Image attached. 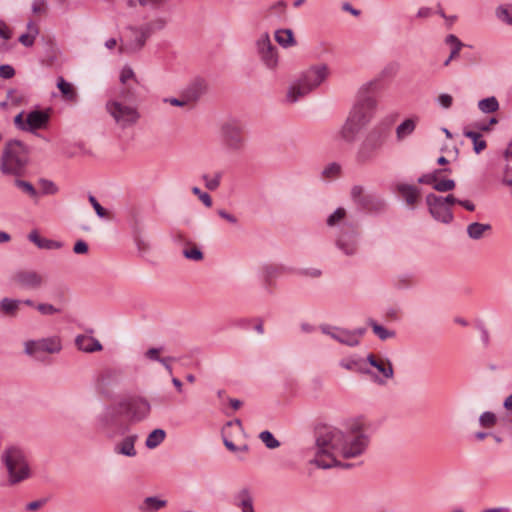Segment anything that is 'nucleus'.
I'll return each instance as SVG.
<instances>
[{"mask_svg": "<svg viewBox=\"0 0 512 512\" xmlns=\"http://www.w3.org/2000/svg\"><path fill=\"white\" fill-rule=\"evenodd\" d=\"M15 75V69L9 64L0 65V77L10 79Z\"/></svg>", "mask_w": 512, "mask_h": 512, "instance_id": "obj_59", "label": "nucleus"}, {"mask_svg": "<svg viewBox=\"0 0 512 512\" xmlns=\"http://www.w3.org/2000/svg\"><path fill=\"white\" fill-rule=\"evenodd\" d=\"M417 121L418 118H408L399 124L396 128L397 140L402 141L404 138L411 135L416 128Z\"/></svg>", "mask_w": 512, "mask_h": 512, "instance_id": "obj_28", "label": "nucleus"}, {"mask_svg": "<svg viewBox=\"0 0 512 512\" xmlns=\"http://www.w3.org/2000/svg\"><path fill=\"white\" fill-rule=\"evenodd\" d=\"M235 502L234 504L236 506H241L243 502H249L252 499V496L250 494V491L247 488L241 489L236 495H235Z\"/></svg>", "mask_w": 512, "mask_h": 512, "instance_id": "obj_50", "label": "nucleus"}, {"mask_svg": "<svg viewBox=\"0 0 512 512\" xmlns=\"http://www.w3.org/2000/svg\"><path fill=\"white\" fill-rule=\"evenodd\" d=\"M357 232L355 226L350 223H344L341 233L338 236L336 244L346 255L351 256L357 250Z\"/></svg>", "mask_w": 512, "mask_h": 512, "instance_id": "obj_16", "label": "nucleus"}, {"mask_svg": "<svg viewBox=\"0 0 512 512\" xmlns=\"http://www.w3.org/2000/svg\"><path fill=\"white\" fill-rule=\"evenodd\" d=\"M167 0H138L141 6H149L152 9H159Z\"/></svg>", "mask_w": 512, "mask_h": 512, "instance_id": "obj_60", "label": "nucleus"}, {"mask_svg": "<svg viewBox=\"0 0 512 512\" xmlns=\"http://www.w3.org/2000/svg\"><path fill=\"white\" fill-rule=\"evenodd\" d=\"M478 108L483 113H493L499 109V103L496 97L491 96L488 98H484L478 102Z\"/></svg>", "mask_w": 512, "mask_h": 512, "instance_id": "obj_38", "label": "nucleus"}, {"mask_svg": "<svg viewBox=\"0 0 512 512\" xmlns=\"http://www.w3.org/2000/svg\"><path fill=\"white\" fill-rule=\"evenodd\" d=\"M167 505V501L160 499L156 496L146 497L143 502L139 505L138 509L141 512H156L164 508Z\"/></svg>", "mask_w": 512, "mask_h": 512, "instance_id": "obj_27", "label": "nucleus"}, {"mask_svg": "<svg viewBox=\"0 0 512 512\" xmlns=\"http://www.w3.org/2000/svg\"><path fill=\"white\" fill-rule=\"evenodd\" d=\"M192 193L194 195H197L199 197V199L202 201V203L206 207H211L212 206V198H211V196L208 193L202 192L200 190V188H198V187H193L192 188Z\"/></svg>", "mask_w": 512, "mask_h": 512, "instance_id": "obj_54", "label": "nucleus"}, {"mask_svg": "<svg viewBox=\"0 0 512 512\" xmlns=\"http://www.w3.org/2000/svg\"><path fill=\"white\" fill-rule=\"evenodd\" d=\"M426 203L430 214L435 220L445 224L452 222L454 218L452 210L440 200V196L430 193L426 196Z\"/></svg>", "mask_w": 512, "mask_h": 512, "instance_id": "obj_15", "label": "nucleus"}, {"mask_svg": "<svg viewBox=\"0 0 512 512\" xmlns=\"http://www.w3.org/2000/svg\"><path fill=\"white\" fill-rule=\"evenodd\" d=\"M24 346L25 353L30 356H34L38 352L55 354L59 353L62 349L61 340L57 336L42 338L39 340H29L25 342Z\"/></svg>", "mask_w": 512, "mask_h": 512, "instance_id": "obj_12", "label": "nucleus"}, {"mask_svg": "<svg viewBox=\"0 0 512 512\" xmlns=\"http://www.w3.org/2000/svg\"><path fill=\"white\" fill-rule=\"evenodd\" d=\"M163 101L165 103H169L170 105L179 106V107H183V106L190 104L183 92H182L181 98L170 97V98H164Z\"/></svg>", "mask_w": 512, "mask_h": 512, "instance_id": "obj_55", "label": "nucleus"}, {"mask_svg": "<svg viewBox=\"0 0 512 512\" xmlns=\"http://www.w3.org/2000/svg\"><path fill=\"white\" fill-rule=\"evenodd\" d=\"M24 98V95L16 89H9L7 91V99L14 105L23 103Z\"/></svg>", "mask_w": 512, "mask_h": 512, "instance_id": "obj_52", "label": "nucleus"}, {"mask_svg": "<svg viewBox=\"0 0 512 512\" xmlns=\"http://www.w3.org/2000/svg\"><path fill=\"white\" fill-rule=\"evenodd\" d=\"M73 251L76 254H85L88 252V245L83 240H79L75 243Z\"/></svg>", "mask_w": 512, "mask_h": 512, "instance_id": "obj_64", "label": "nucleus"}, {"mask_svg": "<svg viewBox=\"0 0 512 512\" xmlns=\"http://www.w3.org/2000/svg\"><path fill=\"white\" fill-rule=\"evenodd\" d=\"M207 91V83L204 79L196 78L183 91L189 103L197 102Z\"/></svg>", "mask_w": 512, "mask_h": 512, "instance_id": "obj_20", "label": "nucleus"}, {"mask_svg": "<svg viewBox=\"0 0 512 512\" xmlns=\"http://www.w3.org/2000/svg\"><path fill=\"white\" fill-rule=\"evenodd\" d=\"M368 124V117L365 116L359 109H352L337 132L335 139L346 144L352 145L360 131Z\"/></svg>", "mask_w": 512, "mask_h": 512, "instance_id": "obj_9", "label": "nucleus"}, {"mask_svg": "<svg viewBox=\"0 0 512 512\" xmlns=\"http://www.w3.org/2000/svg\"><path fill=\"white\" fill-rule=\"evenodd\" d=\"M183 255L185 256V258L193 261H200L204 257L202 251L196 246L190 249H185L183 251Z\"/></svg>", "mask_w": 512, "mask_h": 512, "instance_id": "obj_51", "label": "nucleus"}, {"mask_svg": "<svg viewBox=\"0 0 512 512\" xmlns=\"http://www.w3.org/2000/svg\"><path fill=\"white\" fill-rule=\"evenodd\" d=\"M57 87L67 100L75 101L77 99L75 89L69 82L65 81L63 77L58 78Z\"/></svg>", "mask_w": 512, "mask_h": 512, "instance_id": "obj_35", "label": "nucleus"}, {"mask_svg": "<svg viewBox=\"0 0 512 512\" xmlns=\"http://www.w3.org/2000/svg\"><path fill=\"white\" fill-rule=\"evenodd\" d=\"M438 103L445 109H448L452 106L453 98L451 95L443 93L438 96Z\"/></svg>", "mask_w": 512, "mask_h": 512, "instance_id": "obj_61", "label": "nucleus"}, {"mask_svg": "<svg viewBox=\"0 0 512 512\" xmlns=\"http://www.w3.org/2000/svg\"><path fill=\"white\" fill-rule=\"evenodd\" d=\"M124 378L125 373L121 368H104L95 379V390L99 395L111 399L122 385Z\"/></svg>", "mask_w": 512, "mask_h": 512, "instance_id": "obj_8", "label": "nucleus"}, {"mask_svg": "<svg viewBox=\"0 0 512 512\" xmlns=\"http://www.w3.org/2000/svg\"><path fill=\"white\" fill-rule=\"evenodd\" d=\"M497 422V417L493 412L486 411L479 417V423L482 427L491 428Z\"/></svg>", "mask_w": 512, "mask_h": 512, "instance_id": "obj_45", "label": "nucleus"}, {"mask_svg": "<svg viewBox=\"0 0 512 512\" xmlns=\"http://www.w3.org/2000/svg\"><path fill=\"white\" fill-rule=\"evenodd\" d=\"M107 113L122 129L135 125L140 119V113L134 106L125 105L118 100H110L105 105Z\"/></svg>", "mask_w": 512, "mask_h": 512, "instance_id": "obj_10", "label": "nucleus"}, {"mask_svg": "<svg viewBox=\"0 0 512 512\" xmlns=\"http://www.w3.org/2000/svg\"><path fill=\"white\" fill-rule=\"evenodd\" d=\"M163 350L162 347L159 348H150L145 352V357L151 361H157L160 362V360L163 358L160 356L161 351Z\"/></svg>", "mask_w": 512, "mask_h": 512, "instance_id": "obj_57", "label": "nucleus"}, {"mask_svg": "<svg viewBox=\"0 0 512 512\" xmlns=\"http://www.w3.org/2000/svg\"><path fill=\"white\" fill-rule=\"evenodd\" d=\"M127 29L131 32L133 38L125 44L121 43L119 52L128 54L140 51L148 39L147 35H144L140 27L128 26Z\"/></svg>", "mask_w": 512, "mask_h": 512, "instance_id": "obj_19", "label": "nucleus"}, {"mask_svg": "<svg viewBox=\"0 0 512 512\" xmlns=\"http://www.w3.org/2000/svg\"><path fill=\"white\" fill-rule=\"evenodd\" d=\"M362 364H363L362 360H356V359L342 360L340 362V366L346 370L358 371L361 373L369 372L368 370H364L362 368Z\"/></svg>", "mask_w": 512, "mask_h": 512, "instance_id": "obj_43", "label": "nucleus"}, {"mask_svg": "<svg viewBox=\"0 0 512 512\" xmlns=\"http://www.w3.org/2000/svg\"><path fill=\"white\" fill-rule=\"evenodd\" d=\"M166 25V21L163 18H157L149 23H146L140 28L143 30L144 35L149 38L155 31L162 30Z\"/></svg>", "mask_w": 512, "mask_h": 512, "instance_id": "obj_39", "label": "nucleus"}, {"mask_svg": "<svg viewBox=\"0 0 512 512\" xmlns=\"http://www.w3.org/2000/svg\"><path fill=\"white\" fill-rule=\"evenodd\" d=\"M259 438L268 449H276L280 446V442L268 430L262 431L259 434Z\"/></svg>", "mask_w": 512, "mask_h": 512, "instance_id": "obj_42", "label": "nucleus"}, {"mask_svg": "<svg viewBox=\"0 0 512 512\" xmlns=\"http://www.w3.org/2000/svg\"><path fill=\"white\" fill-rule=\"evenodd\" d=\"M41 184L43 186L44 194H55L58 191L56 185L52 181L43 179L41 180Z\"/></svg>", "mask_w": 512, "mask_h": 512, "instance_id": "obj_62", "label": "nucleus"}, {"mask_svg": "<svg viewBox=\"0 0 512 512\" xmlns=\"http://www.w3.org/2000/svg\"><path fill=\"white\" fill-rule=\"evenodd\" d=\"M28 239L40 249L53 250L63 246L62 242L40 237L36 230L29 233Z\"/></svg>", "mask_w": 512, "mask_h": 512, "instance_id": "obj_25", "label": "nucleus"}, {"mask_svg": "<svg viewBox=\"0 0 512 512\" xmlns=\"http://www.w3.org/2000/svg\"><path fill=\"white\" fill-rule=\"evenodd\" d=\"M389 136V129L384 126H375L366 135L358 147L356 159L359 163L371 162L377 156Z\"/></svg>", "mask_w": 512, "mask_h": 512, "instance_id": "obj_6", "label": "nucleus"}, {"mask_svg": "<svg viewBox=\"0 0 512 512\" xmlns=\"http://www.w3.org/2000/svg\"><path fill=\"white\" fill-rule=\"evenodd\" d=\"M221 173H216L213 178H209L208 175H203V180L205 181V186L208 190L214 191L220 185Z\"/></svg>", "mask_w": 512, "mask_h": 512, "instance_id": "obj_49", "label": "nucleus"}, {"mask_svg": "<svg viewBox=\"0 0 512 512\" xmlns=\"http://www.w3.org/2000/svg\"><path fill=\"white\" fill-rule=\"evenodd\" d=\"M492 229L490 224L473 222L467 226V234L473 240H479L484 237V233Z\"/></svg>", "mask_w": 512, "mask_h": 512, "instance_id": "obj_30", "label": "nucleus"}, {"mask_svg": "<svg viewBox=\"0 0 512 512\" xmlns=\"http://www.w3.org/2000/svg\"><path fill=\"white\" fill-rule=\"evenodd\" d=\"M377 105L376 100L373 97H365L358 104H356L352 109H359L365 116L368 117V123L372 119L373 111L375 110Z\"/></svg>", "mask_w": 512, "mask_h": 512, "instance_id": "obj_32", "label": "nucleus"}, {"mask_svg": "<svg viewBox=\"0 0 512 512\" xmlns=\"http://www.w3.org/2000/svg\"><path fill=\"white\" fill-rule=\"evenodd\" d=\"M443 171L448 172L450 170L449 169H436L433 173L423 174L421 177L418 178V183L434 186V184L437 182L438 175Z\"/></svg>", "mask_w": 512, "mask_h": 512, "instance_id": "obj_44", "label": "nucleus"}, {"mask_svg": "<svg viewBox=\"0 0 512 512\" xmlns=\"http://www.w3.org/2000/svg\"><path fill=\"white\" fill-rule=\"evenodd\" d=\"M14 282L21 288L36 290L44 284V277L33 270H20L13 275Z\"/></svg>", "mask_w": 512, "mask_h": 512, "instance_id": "obj_17", "label": "nucleus"}, {"mask_svg": "<svg viewBox=\"0 0 512 512\" xmlns=\"http://www.w3.org/2000/svg\"><path fill=\"white\" fill-rule=\"evenodd\" d=\"M36 308L43 315H52L59 312V309L48 303H40Z\"/></svg>", "mask_w": 512, "mask_h": 512, "instance_id": "obj_56", "label": "nucleus"}, {"mask_svg": "<svg viewBox=\"0 0 512 512\" xmlns=\"http://www.w3.org/2000/svg\"><path fill=\"white\" fill-rule=\"evenodd\" d=\"M27 29L28 32L22 34L18 40L23 46L31 47L34 44L35 38L39 33V29L37 25L34 24L32 21L28 22Z\"/></svg>", "mask_w": 512, "mask_h": 512, "instance_id": "obj_33", "label": "nucleus"}, {"mask_svg": "<svg viewBox=\"0 0 512 512\" xmlns=\"http://www.w3.org/2000/svg\"><path fill=\"white\" fill-rule=\"evenodd\" d=\"M222 140L225 147L232 152L244 148L243 126L235 120L225 122L221 127Z\"/></svg>", "mask_w": 512, "mask_h": 512, "instance_id": "obj_11", "label": "nucleus"}, {"mask_svg": "<svg viewBox=\"0 0 512 512\" xmlns=\"http://www.w3.org/2000/svg\"><path fill=\"white\" fill-rule=\"evenodd\" d=\"M137 435H129L117 443L114 447V452L127 457L136 456L137 452L135 449V442L137 441Z\"/></svg>", "mask_w": 512, "mask_h": 512, "instance_id": "obj_22", "label": "nucleus"}, {"mask_svg": "<svg viewBox=\"0 0 512 512\" xmlns=\"http://www.w3.org/2000/svg\"><path fill=\"white\" fill-rule=\"evenodd\" d=\"M49 118L50 115L47 111L34 110L29 112L26 117L27 131L32 132L34 130L44 128L47 125Z\"/></svg>", "mask_w": 512, "mask_h": 512, "instance_id": "obj_21", "label": "nucleus"}, {"mask_svg": "<svg viewBox=\"0 0 512 512\" xmlns=\"http://www.w3.org/2000/svg\"><path fill=\"white\" fill-rule=\"evenodd\" d=\"M351 199L355 204L365 210H381L385 207L384 200L374 194L366 193L361 185H354L351 189Z\"/></svg>", "mask_w": 512, "mask_h": 512, "instance_id": "obj_14", "label": "nucleus"}, {"mask_svg": "<svg viewBox=\"0 0 512 512\" xmlns=\"http://www.w3.org/2000/svg\"><path fill=\"white\" fill-rule=\"evenodd\" d=\"M21 304L22 300L5 297L0 301V311L5 315L15 316Z\"/></svg>", "mask_w": 512, "mask_h": 512, "instance_id": "obj_31", "label": "nucleus"}, {"mask_svg": "<svg viewBox=\"0 0 512 512\" xmlns=\"http://www.w3.org/2000/svg\"><path fill=\"white\" fill-rule=\"evenodd\" d=\"M368 363L375 367L383 376L387 379H390L394 375L392 364L389 360L386 361H378L373 354H369L367 356Z\"/></svg>", "mask_w": 512, "mask_h": 512, "instance_id": "obj_26", "label": "nucleus"}, {"mask_svg": "<svg viewBox=\"0 0 512 512\" xmlns=\"http://www.w3.org/2000/svg\"><path fill=\"white\" fill-rule=\"evenodd\" d=\"M257 53L269 69H274L278 64L277 48L272 44L267 32L263 33L256 41Z\"/></svg>", "mask_w": 512, "mask_h": 512, "instance_id": "obj_13", "label": "nucleus"}, {"mask_svg": "<svg viewBox=\"0 0 512 512\" xmlns=\"http://www.w3.org/2000/svg\"><path fill=\"white\" fill-rule=\"evenodd\" d=\"M166 432L161 428L154 429L146 438L145 445L148 449H154L159 446L165 439Z\"/></svg>", "mask_w": 512, "mask_h": 512, "instance_id": "obj_34", "label": "nucleus"}, {"mask_svg": "<svg viewBox=\"0 0 512 512\" xmlns=\"http://www.w3.org/2000/svg\"><path fill=\"white\" fill-rule=\"evenodd\" d=\"M464 136L473 141V149L476 154H479L487 146L486 141L481 139V134L478 132L464 131Z\"/></svg>", "mask_w": 512, "mask_h": 512, "instance_id": "obj_37", "label": "nucleus"}, {"mask_svg": "<svg viewBox=\"0 0 512 512\" xmlns=\"http://www.w3.org/2000/svg\"><path fill=\"white\" fill-rule=\"evenodd\" d=\"M341 167L338 163L333 162L328 164L322 171L323 178L332 179L340 174Z\"/></svg>", "mask_w": 512, "mask_h": 512, "instance_id": "obj_46", "label": "nucleus"}, {"mask_svg": "<svg viewBox=\"0 0 512 512\" xmlns=\"http://www.w3.org/2000/svg\"><path fill=\"white\" fill-rule=\"evenodd\" d=\"M28 159L26 147L18 140H11L3 150L0 170L3 174L19 177L24 174Z\"/></svg>", "mask_w": 512, "mask_h": 512, "instance_id": "obj_4", "label": "nucleus"}, {"mask_svg": "<svg viewBox=\"0 0 512 512\" xmlns=\"http://www.w3.org/2000/svg\"><path fill=\"white\" fill-rule=\"evenodd\" d=\"M14 184L17 188H19L24 194L28 195L29 197L33 199H36L38 197V192L32 185V183L17 178L15 179Z\"/></svg>", "mask_w": 512, "mask_h": 512, "instance_id": "obj_41", "label": "nucleus"}, {"mask_svg": "<svg viewBox=\"0 0 512 512\" xmlns=\"http://www.w3.org/2000/svg\"><path fill=\"white\" fill-rule=\"evenodd\" d=\"M89 202L91 203V205L93 206L96 214L100 217V218H103L106 216V210L100 205V203L97 201V199L93 196V195H89Z\"/></svg>", "mask_w": 512, "mask_h": 512, "instance_id": "obj_58", "label": "nucleus"}, {"mask_svg": "<svg viewBox=\"0 0 512 512\" xmlns=\"http://www.w3.org/2000/svg\"><path fill=\"white\" fill-rule=\"evenodd\" d=\"M2 460L8 472V481L14 485L31 476L25 452L18 446L11 445L2 453Z\"/></svg>", "mask_w": 512, "mask_h": 512, "instance_id": "obj_5", "label": "nucleus"}, {"mask_svg": "<svg viewBox=\"0 0 512 512\" xmlns=\"http://www.w3.org/2000/svg\"><path fill=\"white\" fill-rule=\"evenodd\" d=\"M265 278L267 282H270L271 279L277 277L280 275L283 271L282 267L275 266V265H269L265 267Z\"/></svg>", "mask_w": 512, "mask_h": 512, "instance_id": "obj_53", "label": "nucleus"}, {"mask_svg": "<svg viewBox=\"0 0 512 512\" xmlns=\"http://www.w3.org/2000/svg\"><path fill=\"white\" fill-rule=\"evenodd\" d=\"M455 181L453 179L438 180L434 184L433 189L438 192H447L455 188Z\"/></svg>", "mask_w": 512, "mask_h": 512, "instance_id": "obj_47", "label": "nucleus"}, {"mask_svg": "<svg viewBox=\"0 0 512 512\" xmlns=\"http://www.w3.org/2000/svg\"><path fill=\"white\" fill-rule=\"evenodd\" d=\"M370 438L360 425L351 426L349 432L344 434L340 456L345 459L356 458L368 448Z\"/></svg>", "mask_w": 512, "mask_h": 512, "instance_id": "obj_7", "label": "nucleus"}, {"mask_svg": "<svg viewBox=\"0 0 512 512\" xmlns=\"http://www.w3.org/2000/svg\"><path fill=\"white\" fill-rule=\"evenodd\" d=\"M322 333L329 335L334 340L338 341L341 344L355 347L360 343V340H357L354 336V333H352L351 330L340 328V327H334L330 325H322L320 327Z\"/></svg>", "mask_w": 512, "mask_h": 512, "instance_id": "obj_18", "label": "nucleus"}, {"mask_svg": "<svg viewBox=\"0 0 512 512\" xmlns=\"http://www.w3.org/2000/svg\"><path fill=\"white\" fill-rule=\"evenodd\" d=\"M135 77L132 68L124 67L121 71L120 81L122 84H125L129 79H133Z\"/></svg>", "mask_w": 512, "mask_h": 512, "instance_id": "obj_63", "label": "nucleus"}, {"mask_svg": "<svg viewBox=\"0 0 512 512\" xmlns=\"http://www.w3.org/2000/svg\"><path fill=\"white\" fill-rule=\"evenodd\" d=\"M150 412L149 402L141 397H129L121 399L115 407H108L99 417L102 427L112 426L118 415H125L132 423L144 420Z\"/></svg>", "mask_w": 512, "mask_h": 512, "instance_id": "obj_2", "label": "nucleus"}, {"mask_svg": "<svg viewBox=\"0 0 512 512\" xmlns=\"http://www.w3.org/2000/svg\"><path fill=\"white\" fill-rule=\"evenodd\" d=\"M274 37L276 42L284 48L296 45L294 33L291 29H278L275 31Z\"/></svg>", "mask_w": 512, "mask_h": 512, "instance_id": "obj_29", "label": "nucleus"}, {"mask_svg": "<svg viewBox=\"0 0 512 512\" xmlns=\"http://www.w3.org/2000/svg\"><path fill=\"white\" fill-rule=\"evenodd\" d=\"M344 433L333 426L323 425L315 431L314 458L310 461L317 467L329 469L337 465Z\"/></svg>", "mask_w": 512, "mask_h": 512, "instance_id": "obj_1", "label": "nucleus"}, {"mask_svg": "<svg viewBox=\"0 0 512 512\" xmlns=\"http://www.w3.org/2000/svg\"><path fill=\"white\" fill-rule=\"evenodd\" d=\"M496 16L508 25H512V9L505 6H499L496 9Z\"/></svg>", "mask_w": 512, "mask_h": 512, "instance_id": "obj_48", "label": "nucleus"}, {"mask_svg": "<svg viewBox=\"0 0 512 512\" xmlns=\"http://www.w3.org/2000/svg\"><path fill=\"white\" fill-rule=\"evenodd\" d=\"M328 76L329 68L326 64L310 67L290 86L286 95L287 100L290 103L297 102L300 98L319 87Z\"/></svg>", "mask_w": 512, "mask_h": 512, "instance_id": "obj_3", "label": "nucleus"}, {"mask_svg": "<svg viewBox=\"0 0 512 512\" xmlns=\"http://www.w3.org/2000/svg\"><path fill=\"white\" fill-rule=\"evenodd\" d=\"M75 344L79 350L86 353L102 350V344L99 340L87 335H78L75 339Z\"/></svg>", "mask_w": 512, "mask_h": 512, "instance_id": "obj_23", "label": "nucleus"}, {"mask_svg": "<svg viewBox=\"0 0 512 512\" xmlns=\"http://www.w3.org/2000/svg\"><path fill=\"white\" fill-rule=\"evenodd\" d=\"M346 218V210L342 207L337 208L327 219V225L332 227L341 224V228L343 227Z\"/></svg>", "mask_w": 512, "mask_h": 512, "instance_id": "obj_40", "label": "nucleus"}, {"mask_svg": "<svg viewBox=\"0 0 512 512\" xmlns=\"http://www.w3.org/2000/svg\"><path fill=\"white\" fill-rule=\"evenodd\" d=\"M396 190L408 205H414L420 196L419 188L414 185L401 183L397 185Z\"/></svg>", "mask_w": 512, "mask_h": 512, "instance_id": "obj_24", "label": "nucleus"}, {"mask_svg": "<svg viewBox=\"0 0 512 512\" xmlns=\"http://www.w3.org/2000/svg\"><path fill=\"white\" fill-rule=\"evenodd\" d=\"M368 324L371 326L373 332L382 341L387 340L389 338L395 337V332L394 331L386 329L384 326L378 324L373 319H369L368 320Z\"/></svg>", "mask_w": 512, "mask_h": 512, "instance_id": "obj_36", "label": "nucleus"}]
</instances>
